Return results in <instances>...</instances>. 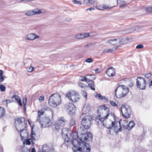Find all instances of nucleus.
I'll use <instances>...</instances> for the list:
<instances>
[{
  "instance_id": "1",
  "label": "nucleus",
  "mask_w": 152,
  "mask_h": 152,
  "mask_svg": "<svg viewBox=\"0 0 152 152\" xmlns=\"http://www.w3.org/2000/svg\"><path fill=\"white\" fill-rule=\"evenodd\" d=\"M86 132V130L82 126L77 129V137L81 141L80 142L77 139L72 141L73 134L69 128L63 129V136L65 135L64 144L66 146L72 144L75 148L74 152H90V148L87 147L85 142L91 141L93 136L91 133Z\"/></svg>"
},
{
  "instance_id": "2",
  "label": "nucleus",
  "mask_w": 152,
  "mask_h": 152,
  "mask_svg": "<svg viewBox=\"0 0 152 152\" xmlns=\"http://www.w3.org/2000/svg\"><path fill=\"white\" fill-rule=\"evenodd\" d=\"M109 110L104 105H102L98 108L97 113L102 119H106L108 117L110 118L114 119L115 115L113 113H109Z\"/></svg>"
},
{
  "instance_id": "3",
  "label": "nucleus",
  "mask_w": 152,
  "mask_h": 152,
  "mask_svg": "<svg viewBox=\"0 0 152 152\" xmlns=\"http://www.w3.org/2000/svg\"><path fill=\"white\" fill-rule=\"evenodd\" d=\"M129 92L128 88L124 85L118 86L115 91V96L118 98H121L126 96Z\"/></svg>"
},
{
  "instance_id": "4",
  "label": "nucleus",
  "mask_w": 152,
  "mask_h": 152,
  "mask_svg": "<svg viewBox=\"0 0 152 152\" xmlns=\"http://www.w3.org/2000/svg\"><path fill=\"white\" fill-rule=\"evenodd\" d=\"M61 102L60 96L58 94H54L50 96L48 103L52 107H56L59 105Z\"/></svg>"
},
{
  "instance_id": "5",
  "label": "nucleus",
  "mask_w": 152,
  "mask_h": 152,
  "mask_svg": "<svg viewBox=\"0 0 152 152\" xmlns=\"http://www.w3.org/2000/svg\"><path fill=\"white\" fill-rule=\"evenodd\" d=\"M15 125L18 131L21 130L26 127V124L25 123V119L24 117H20L15 120Z\"/></svg>"
},
{
  "instance_id": "6",
  "label": "nucleus",
  "mask_w": 152,
  "mask_h": 152,
  "mask_svg": "<svg viewBox=\"0 0 152 152\" xmlns=\"http://www.w3.org/2000/svg\"><path fill=\"white\" fill-rule=\"evenodd\" d=\"M66 96L71 101L74 102L78 101L80 98V95L79 93L75 91L68 92L66 94Z\"/></svg>"
},
{
  "instance_id": "7",
  "label": "nucleus",
  "mask_w": 152,
  "mask_h": 152,
  "mask_svg": "<svg viewBox=\"0 0 152 152\" xmlns=\"http://www.w3.org/2000/svg\"><path fill=\"white\" fill-rule=\"evenodd\" d=\"M91 120L92 117L89 115L85 116L82 118L81 123L83 126V127L86 130L88 129L91 127Z\"/></svg>"
},
{
  "instance_id": "8",
  "label": "nucleus",
  "mask_w": 152,
  "mask_h": 152,
  "mask_svg": "<svg viewBox=\"0 0 152 152\" xmlns=\"http://www.w3.org/2000/svg\"><path fill=\"white\" fill-rule=\"evenodd\" d=\"M136 86L141 90L145 89L148 83L145 80L144 78L141 77H138L136 80Z\"/></svg>"
},
{
  "instance_id": "9",
  "label": "nucleus",
  "mask_w": 152,
  "mask_h": 152,
  "mask_svg": "<svg viewBox=\"0 0 152 152\" xmlns=\"http://www.w3.org/2000/svg\"><path fill=\"white\" fill-rule=\"evenodd\" d=\"M115 120V117L114 119L110 118L108 117L106 119H104L102 121V124L107 129H111L113 126L114 122Z\"/></svg>"
},
{
  "instance_id": "10",
  "label": "nucleus",
  "mask_w": 152,
  "mask_h": 152,
  "mask_svg": "<svg viewBox=\"0 0 152 152\" xmlns=\"http://www.w3.org/2000/svg\"><path fill=\"white\" fill-rule=\"evenodd\" d=\"M51 115V116H49L48 117H46L43 119V120L42 122L41 121V127H42L46 128L49 127L50 125V123L51 121V118H52L53 116V113L52 110H50Z\"/></svg>"
},
{
  "instance_id": "11",
  "label": "nucleus",
  "mask_w": 152,
  "mask_h": 152,
  "mask_svg": "<svg viewBox=\"0 0 152 152\" xmlns=\"http://www.w3.org/2000/svg\"><path fill=\"white\" fill-rule=\"evenodd\" d=\"M122 115L124 118H128L130 117L131 115V110L128 107L127 108L125 106L123 105L121 108Z\"/></svg>"
},
{
  "instance_id": "12",
  "label": "nucleus",
  "mask_w": 152,
  "mask_h": 152,
  "mask_svg": "<svg viewBox=\"0 0 152 152\" xmlns=\"http://www.w3.org/2000/svg\"><path fill=\"white\" fill-rule=\"evenodd\" d=\"M39 37L36 34L34 33H28L25 36V39L32 41L37 39H38Z\"/></svg>"
},
{
  "instance_id": "13",
  "label": "nucleus",
  "mask_w": 152,
  "mask_h": 152,
  "mask_svg": "<svg viewBox=\"0 0 152 152\" xmlns=\"http://www.w3.org/2000/svg\"><path fill=\"white\" fill-rule=\"evenodd\" d=\"M65 107L67 112H69V114L71 115L73 113L75 106L72 103H69L66 104Z\"/></svg>"
},
{
  "instance_id": "14",
  "label": "nucleus",
  "mask_w": 152,
  "mask_h": 152,
  "mask_svg": "<svg viewBox=\"0 0 152 152\" xmlns=\"http://www.w3.org/2000/svg\"><path fill=\"white\" fill-rule=\"evenodd\" d=\"M51 127L53 130H56L57 131H58V129H61L62 130V134L63 137H64L65 138V135L64 136H63V133H62V129H65V128H63V129L62 128V127L61 126H59V125L58 124V123H56L55 122H52V123H51ZM67 129V128H66Z\"/></svg>"
},
{
  "instance_id": "15",
  "label": "nucleus",
  "mask_w": 152,
  "mask_h": 152,
  "mask_svg": "<svg viewBox=\"0 0 152 152\" xmlns=\"http://www.w3.org/2000/svg\"><path fill=\"white\" fill-rule=\"evenodd\" d=\"M113 129L114 131L117 132L119 131H121L122 127L121 126V125L119 124V122L118 121H115H115L114 122V124H113Z\"/></svg>"
},
{
  "instance_id": "16",
  "label": "nucleus",
  "mask_w": 152,
  "mask_h": 152,
  "mask_svg": "<svg viewBox=\"0 0 152 152\" xmlns=\"http://www.w3.org/2000/svg\"><path fill=\"white\" fill-rule=\"evenodd\" d=\"M31 139L30 138L28 139H27L26 140V144L27 145H30L31 144V142L33 144H34V141L36 140L35 137L36 134L35 133H34L32 131L31 134Z\"/></svg>"
},
{
  "instance_id": "17",
  "label": "nucleus",
  "mask_w": 152,
  "mask_h": 152,
  "mask_svg": "<svg viewBox=\"0 0 152 152\" xmlns=\"http://www.w3.org/2000/svg\"><path fill=\"white\" fill-rule=\"evenodd\" d=\"M48 109L47 107L46 106L44 107V109H42L40 110H39L38 112V116L37 117V119L36 120L37 122H38L41 123L40 121V116L43 115L45 113V111L47 110Z\"/></svg>"
},
{
  "instance_id": "18",
  "label": "nucleus",
  "mask_w": 152,
  "mask_h": 152,
  "mask_svg": "<svg viewBox=\"0 0 152 152\" xmlns=\"http://www.w3.org/2000/svg\"><path fill=\"white\" fill-rule=\"evenodd\" d=\"M115 70L113 67L108 69L106 72V74L109 77H113L115 74Z\"/></svg>"
},
{
  "instance_id": "19",
  "label": "nucleus",
  "mask_w": 152,
  "mask_h": 152,
  "mask_svg": "<svg viewBox=\"0 0 152 152\" xmlns=\"http://www.w3.org/2000/svg\"><path fill=\"white\" fill-rule=\"evenodd\" d=\"M19 131L20 132V136L22 140L26 139L27 137L28 134L25 128L21 129V130H19Z\"/></svg>"
},
{
  "instance_id": "20",
  "label": "nucleus",
  "mask_w": 152,
  "mask_h": 152,
  "mask_svg": "<svg viewBox=\"0 0 152 152\" xmlns=\"http://www.w3.org/2000/svg\"><path fill=\"white\" fill-rule=\"evenodd\" d=\"M127 121L126 120H120V121H119V124L122 127L123 126V128L124 129H127L128 128V126L127 124Z\"/></svg>"
},
{
  "instance_id": "21",
  "label": "nucleus",
  "mask_w": 152,
  "mask_h": 152,
  "mask_svg": "<svg viewBox=\"0 0 152 152\" xmlns=\"http://www.w3.org/2000/svg\"><path fill=\"white\" fill-rule=\"evenodd\" d=\"M42 152H50L53 151V148L50 147L46 144L44 145L42 147Z\"/></svg>"
},
{
  "instance_id": "22",
  "label": "nucleus",
  "mask_w": 152,
  "mask_h": 152,
  "mask_svg": "<svg viewBox=\"0 0 152 152\" xmlns=\"http://www.w3.org/2000/svg\"><path fill=\"white\" fill-rule=\"evenodd\" d=\"M67 121V120L64 118L61 117L59 118L58 123L59 126L62 127L65 126Z\"/></svg>"
},
{
  "instance_id": "23",
  "label": "nucleus",
  "mask_w": 152,
  "mask_h": 152,
  "mask_svg": "<svg viewBox=\"0 0 152 152\" xmlns=\"http://www.w3.org/2000/svg\"><path fill=\"white\" fill-rule=\"evenodd\" d=\"M113 7H109L107 5H106L104 4L99 5L96 6L97 9L99 10H104L105 9L109 10L111 9Z\"/></svg>"
},
{
  "instance_id": "24",
  "label": "nucleus",
  "mask_w": 152,
  "mask_h": 152,
  "mask_svg": "<svg viewBox=\"0 0 152 152\" xmlns=\"http://www.w3.org/2000/svg\"><path fill=\"white\" fill-rule=\"evenodd\" d=\"M108 43L113 45H116L119 44V39H113L109 40Z\"/></svg>"
},
{
  "instance_id": "25",
  "label": "nucleus",
  "mask_w": 152,
  "mask_h": 152,
  "mask_svg": "<svg viewBox=\"0 0 152 152\" xmlns=\"http://www.w3.org/2000/svg\"><path fill=\"white\" fill-rule=\"evenodd\" d=\"M152 74L151 73H148L144 75L145 80L148 83L152 79Z\"/></svg>"
},
{
  "instance_id": "26",
  "label": "nucleus",
  "mask_w": 152,
  "mask_h": 152,
  "mask_svg": "<svg viewBox=\"0 0 152 152\" xmlns=\"http://www.w3.org/2000/svg\"><path fill=\"white\" fill-rule=\"evenodd\" d=\"M88 84L89 87L92 90L94 91L95 90L94 87V83L93 80L88 81L87 82Z\"/></svg>"
},
{
  "instance_id": "27",
  "label": "nucleus",
  "mask_w": 152,
  "mask_h": 152,
  "mask_svg": "<svg viewBox=\"0 0 152 152\" xmlns=\"http://www.w3.org/2000/svg\"><path fill=\"white\" fill-rule=\"evenodd\" d=\"M12 99L13 101H14L13 99H15V100L18 102V103L20 105H22L21 100L18 96L16 95H14L12 97Z\"/></svg>"
},
{
  "instance_id": "28",
  "label": "nucleus",
  "mask_w": 152,
  "mask_h": 152,
  "mask_svg": "<svg viewBox=\"0 0 152 152\" xmlns=\"http://www.w3.org/2000/svg\"><path fill=\"white\" fill-rule=\"evenodd\" d=\"M118 47L114 46L112 48L106 49L104 50L103 52L106 53H111L117 49Z\"/></svg>"
},
{
  "instance_id": "29",
  "label": "nucleus",
  "mask_w": 152,
  "mask_h": 152,
  "mask_svg": "<svg viewBox=\"0 0 152 152\" xmlns=\"http://www.w3.org/2000/svg\"><path fill=\"white\" fill-rule=\"evenodd\" d=\"M129 42V39L127 38H122L121 39H119V43L120 44L127 43Z\"/></svg>"
},
{
  "instance_id": "30",
  "label": "nucleus",
  "mask_w": 152,
  "mask_h": 152,
  "mask_svg": "<svg viewBox=\"0 0 152 152\" xmlns=\"http://www.w3.org/2000/svg\"><path fill=\"white\" fill-rule=\"evenodd\" d=\"M135 125V124L133 121H131L128 124V128L127 129L130 130L132 129Z\"/></svg>"
},
{
  "instance_id": "31",
  "label": "nucleus",
  "mask_w": 152,
  "mask_h": 152,
  "mask_svg": "<svg viewBox=\"0 0 152 152\" xmlns=\"http://www.w3.org/2000/svg\"><path fill=\"white\" fill-rule=\"evenodd\" d=\"M86 78H89L87 79V81L95 80L96 78V76L94 75H86Z\"/></svg>"
},
{
  "instance_id": "32",
  "label": "nucleus",
  "mask_w": 152,
  "mask_h": 152,
  "mask_svg": "<svg viewBox=\"0 0 152 152\" xmlns=\"http://www.w3.org/2000/svg\"><path fill=\"white\" fill-rule=\"evenodd\" d=\"M125 2V0H117V3L121 5L119 7L120 8L124 7L127 5V4H124Z\"/></svg>"
},
{
  "instance_id": "33",
  "label": "nucleus",
  "mask_w": 152,
  "mask_h": 152,
  "mask_svg": "<svg viewBox=\"0 0 152 152\" xmlns=\"http://www.w3.org/2000/svg\"><path fill=\"white\" fill-rule=\"evenodd\" d=\"M103 119H102L100 117L99 115L98 116H97L95 119V121L97 123V124H102V121Z\"/></svg>"
},
{
  "instance_id": "34",
  "label": "nucleus",
  "mask_w": 152,
  "mask_h": 152,
  "mask_svg": "<svg viewBox=\"0 0 152 152\" xmlns=\"http://www.w3.org/2000/svg\"><path fill=\"white\" fill-rule=\"evenodd\" d=\"M94 95L95 97L100 100H103L105 99V97L101 96L100 94L95 93Z\"/></svg>"
},
{
  "instance_id": "35",
  "label": "nucleus",
  "mask_w": 152,
  "mask_h": 152,
  "mask_svg": "<svg viewBox=\"0 0 152 152\" xmlns=\"http://www.w3.org/2000/svg\"><path fill=\"white\" fill-rule=\"evenodd\" d=\"M78 84L81 88L85 90H86L88 88V87L87 86L84 85V84L82 83L79 82L78 83Z\"/></svg>"
},
{
  "instance_id": "36",
  "label": "nucleus",
  "mask_w": 152,
  "mask_h": 152,
  "mask_svg": "<svg viewBox=\"0 0 152 152\" xmlns=\"http://www.w3.org/2000/svg\"><path fill=\"white\" fill-rule=\"evenodd\" d=\"M5 112L4 108L0 107V117H2L4 115Z\"/></svg>"
},
{
  "instance_id": "37",
  "label": "nucleus",
  "mask_w": 152,
  "mask_h": 152,
  "mask_svg": "<svg viewBox=\"0 0 152 152\" xmlns=\"http://www.w3.org/2000/svg\"><path fill=\"white\" fill-rule=\"evenodd\" d=\"M25 14V15L27 16H31L35 15V13H34L33 10L28 11L26 12Z\"/></svg>"
},
{
  "instance_id": "38",
  "label": "nucleus",
  "mask_w": 152,
  "mask_h": 152,
  "mask_svg": "<svg viewBox=\"0 0 152 152\" xmlns=\"http://www.w3.org/2000/svg\"><path fill=\"white\" fill-rule=\"evenodd\" d=\"M83 36L82 33L77 34L75 37V38L76 39H83Z\"/></svg>"
},
{
  "instance_id": "39",
  "label": "nucleus",
  "mask_w": 152,
  "mask_h": 152,
  "mask_svg": "<svg viewBox=\"0 0 152 152\" xmlns=\"http://www.w3.org/2000/svg\"><path fill=\"white\" fill-rule=\"evenodd\" d=\"M35 15L36 14H39L42 13L41 10L38 9H35L33 10Z\"/></svg>"
},
{
  "instance_id": "40",
  "label": "nucleus",
  "mask_w": 152,
  "mask_h": 152,
  "mask_svg": "<svg viewBox=\"0 0 152 152\" xmlns=\"http://www.w3.org/2000/svg\"><path fill=\"white\" fill-rule=\"evenodd\" d=\"M89 78H86V75L84 77H81L80 78V80L81 81H86L87 82V79H88Z\"/></svg>"
},
{
  "instance_id": "41",
  "label": "nucleus",
  "mask_w": 152,
  "mask_h": 152,
  "mask_svg": "<svg viewBox=\"0 0 152 152\" xmlns=\"http://www.w3.org/2000/svg\"><path fill=\"white\" fill-rule=\"evenodd\" d=\"M85 1L86 3L90 4H93L94 3V0H88Z\"/></svg>"
},
{
  "instance_id": "42",
  "label": "nucleus",
  "mask_w": 152,
  "mask_h": 152,
  "mask_svg": "<svg viewBox=\"0 0 152 152\" xmlns=\"http://www.w3.org/2000/svg\"><path fill=\"white\" fill-rule=\"evenodd\" d=\"M5 86L3 85H0V89L1 91L3 92L5 91Z\"/></svg>"
},
{
  "instance_id": "43",
  "label": "nucleus",
  "mask_w": 152,
  "mask_h": 152,
  "mask_svg": "<svg viewBox=\"0 0 152 152\" xmlns=\"http://www.w3.org/2000/svg\"><path fill=\"white\" fill-rule=\"evenodd\" d=\"M34 68H35L33 66H30L29 67L27 68V70L28 72H31L33 71Z\"/></svg>"
},
{
  "instance_id": "44",
  "label": "nucleus",
  "mask_w": 152,
  "mask_h": 152,
  "mask_svg": "<svg viewBox=\"0 0 152 152\" xmlns=\"http://www.w3.org/2000/svg\"><path fill=\"white\" fill-rule=\"evenodd\" d=\"M75 123V120L73 119H72L70 120V125L71 126H73Z\"/></svg>"
},
{
  "instance_id": "45",
  "label": "nucleus",
  "mask_w": 152,
  "mask_h": 152,
  "mask_svg": "<svg viewBox=\"0 0 152 152\" xmlns=\"http://www.w3.org/2000/svg\"><path fill=\"white\" fill-rule=\"evenodd\" d=\"M82 34L83 36V38L88 37L90 36L89 34L88 33H83Z\"/></svg>"
},
{
  "instance_id": "46",
  "label": "nucleus",
  "mask_w": 152,
  "mask_h": 152,
  "mask_svg": "<svg viewBox=\"0 0 152 152\" xmlns=\"http://www.w3.org/2000/svg\"><path fill=\"white\" fill-rule=\"evenodd\" d=\"M72 2L74 4H78L79 5L82 4V3L80 1L76 0H73Z\"/></svg>"
},
{
  "instance_id": "47",
  "label": "nucleus",
  "mask_w": 152,
  "mask_h": 152,
  "mask_svg": "<svg viewBox=\"0 0 152 152\" xmlns=\"http://www.w3.org/2000/svg\"><path fill=\"white\" fill-rule=\"evenodd\" d=\"M82 94L83 96H84L85 98H87V94L86 92L84 91H82Z\"/></svg>"
},
{
  "instance_id": "48",
  "label": "nucleus",
  "mask_w": 152,
  "mask_h": 152,
  "mask_svg": "<svg viewBox=\"0 0 152 152\" xmlns=\"http://www.w3.org/2000/svg\"><path fill=\"white\" fill-rule=\"evenodd\" d=\"M147 11L150 12H152V7H149L146 8Z\"/></svg>"
},
{
  "instance_id": "49",
  "label": "nucleus",
  "mask_w": 152,
  "mask_h": 152,
  "mask_svg": "<svg viewBox=\"0 0 152 152\" xmlns=\"http://www.w3.org/2000/svg\"><path fill=\"white\" fill-rule=\"evenodd\" d=\"M44 99V96H41L39 97L38 99L40 102H42Z\"/></svg>"
},
{
  "instance_id": "50",
  "label": "nucleus",
  "mask_w": 152,
  "mask_h": 152,
  "mask_svg": "<svg viewBox=\"0 0 152 152\" xmlns=\"http://www.w3.org/2000/svg\"><path fill=\"white\" fill-rule=\"evenodd\" d=\"M110 103L111 105L114 107L115 106H117V105L116 104V103L112 101H110Z\"/></svg>"
},
{
  "instance_id": "51",
  "label": "nucleus",
  "mask_w": 152,
  "mask_h": 152,
  "mask_svg": "<svg viewBox=\"0 0 152 152\" xmlns=\"http://www.w3.org/2000/svg\"><path fill=\"white\" fill-rule=\"evenodd\" d=\"M26 63H27L28 64H31V63H32V60L30 58H28L26 60Z\"/></svg>"
},
{
  "instance_id": "52",
  "label": "nucleus",
  "mask_w": 152,
  "mask_h": 152,
  "mask_svg": "<svg viewBox=\"0 0 152 152\" xmlns=\"http://www.w3.org/2000/svg\"><path fill=\"white\" fill-rule=\"evenodd\" d=\"M143 47V45H139L136 46L137 48H142Z\"/></svg>"
},
{
  "instance_id": "53",
  "label": "nucleus",
  "mask_w": 152,
  "mask_h": 152,
  "mask_svg": "<svg viewBox=\"0 0 152 152\" xmlns=\"http://www.w3.org/2000/svg\"><path fill=\"white\" fill-rule=\"evenodd\" d=\"M93 61L92 59L91 58H87L86 60V61L88 63H91Z\"/></svg>"
},
{
  "instance_id": "54",
  "label": "nucleus",
  "mask_w": 152,
  "mask_h": 152,
  "mask_svg": "<svg viewBox=\"0 0 152 152\" xmlns=\"http://www.w3.org/2000/svg\"><path fill=\"white\" fill-rule=\"evenodd\" d=\"M4 80V78L3 76L0 77V83L2 82Z\"/></svg>"
},
{
  "instance_id": "55",
  "label": "nucleus",
  "mask_w": 152,
  "mask_h": 152,
  "mask_svg": "<svg viewBox=\"0 0 152 152\" xmlns=\"http://www.w3.org/2000/svg\"><path fill=\"white\" fill-rule=\"evenodd\" d=\"M26 102H27L26 98L25 99L23 98V103L24 105H26Z\"/></svg>"
},
{
  "instance_id": "56",
  "label": "nucleus",
  "mask_w": 152,
  "mask_h": 152,
  "mask_svg": "<svg viewBox=\"0 0 152 152\" xmlns=\"http://www.w3.org/2000/svg\"><path fill=\"white\" fill-rule=\"evenodd\" d=\"M3 72L2 70H0V77L3 76Z\"/></svg>"
},
{
  "instance_id": "57",
  "label": "nucleus",
  "mask_w": 152,
  "mask_h": 152,
  "mask_svg": "<svg viewBox=\"0 0 152 152\" xmlns=\"http://www.w3.org/2000/svg\"><path fill=\"white\" fill-rule=\"evenodd\" d=\"M149 83V87H150L152 86V80L150 81Z\"/></svg>"
},
{
  "instance_id": "58",
  "label": "nucleus",
  "mask_w": 152,
  "mask_h": 152,
  "mask_svg": "<svg viewBox=\"0 0 152 152\" xmlns=\"http://www.w3.org/2000/svg\"><path fill=\"white\" fill-rule=\"evenodd\" d=\"M90 10V11H91L92 10H94V8L93 7H90V8H89L87 9V10Z\"/></svg>"
},
{
  "instance_id": "59",
  "label": "nucleus",
  "mask_w": 152,
  "mask_h": 152,
  "mask_svg": "<svg viewBox=\"0 0 152 152\" xmlns=\"http://www.w3.org/2000/svg\"><path fill=\"white\" fill-rule=\"evenodd\" d=\"M133 86V83H131L129 84L128 86H129V87H132Z\"/></svg>"
},
{
  "instance_id": "60",
  "label": "nucleus",
  "mask_w": 152,
  "mask_h": 152,
  "mask_svg": "<svg viewBox=\"0 0 152 152\" xmlns=\"http://www.w3.org/2000/svg\"><path fill=\"white\" fill-rule=\"evenodd\" d=\"M31 152H36V150L34 148H33L31 150Z\"/></svg>"
},
{
  "instance_id": "61",
  "label": "nucleus",
  "mask_w": 152,
  "mask_h": 152,
  "mask_svg": "<svg viewBox=\"0 0 152 152\" xmlns=\"http://www.w3.org/2000/svg\"><path fill=\"white\" fill-rule=\"evenodd\" d=\"M6 101L7 103V104H8V103H10L12 102L10 100H6Z\"/></svg>"
},
{
  "instance_id": "62",
  "label": "nucleus",
  "mask_w": 152,
  "mask_h": 152,
  "mask_svg": "<svg viewBox=\"0 0 152 152\" xmlns=\"http://www.w3.org/2000/svg\"><path fill=\"white\" fill-rule=\"evenodd\" d=\"M99 70V69H96V70H95V72L96 73H97L98 72V71Z\"/></svg>"
},
{
  "instance_id": "63",
  "label": "nucleus",
  "mask_w": 152,
  "mask_h": 152,
  "mask_svg": "<svg viewBox=\"0 0 152 152\" xmlns=\"http://www.w3.org/2000/svg\"><path fill=\"white\" fill-rule=\"evenodd\" d=\"M90 45H90L89 44H88L86 45V47H89V46H90Z\"/></svg>"
},
{
  "instance_id": "64",
  "label": "nucleus",
  "mask_w": 152,
  "mask_h": 152,
  "mask_svg": "<svg viewBox=\"0 0 152 152\" xmlns=\"http://www.w3.org/2000/svg\"><path fill=\"white\" fill-rule=\"evenodd\" d=\"M3 76L4 77V79L5 78H6L7 77L5 76H3Z\"/></svg>"
}]
</instances>
